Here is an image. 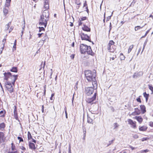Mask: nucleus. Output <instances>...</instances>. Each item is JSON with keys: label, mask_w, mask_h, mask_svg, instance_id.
<instances>
[{"label": "nucleus", "mask_w": 153, "mask_h": 153, "mask_svg": "<svg viewBox=\"0 0 153 153\" xmlns=\"http://www.w3.org/2000/svg\"><path fill=\"white\" fill-rule=\"evenodd\" d=\"M111 110L112 111L114 112V109L113 107L112 106H111L110 107Z\"/></svg>", "instance_id": "nucleus-55"}, {"label": "nucleus", "mask_w": 153, "mask_h": 153, "mask_svg": "<svg viewBox=\"0 0 153 153\" xmlns=\"http://www.w3.org/2000/svg\"><path fill=\"white\" fill-rule=\"evenodd\" d=\"M133 45H132L129 47L128 51V53H130V52L131 51V50H132V49L133 48Z\"/></svg>", "instance_id": "nucleus-33"}, {"label": "nucleus", "mask_w": 153, "mask_h": 153, "mask_svg": "<svg viewBox=\"0 0 153 153\" xmlns=\"http://www.w3.org/2000/svg\"><path fill=\"white\" fill-rule=\"evenodd\" d=\"M65 117L66 118H68V115H67V112L66 110H65Z\"/></svg>", "instance_id": "nucleus-56"}, {"label": "nucleus", "mask_w": 153, "mask_h": 153, "mask_svg": "<svg viewBox=\"0 0 153 153\" xmlns=\"http://www.w3.org/2000/svg\"><path fill=\"white\" fill-rule=\"evenodd\" d=\"M20 149H21L22 150H23L24 151H25L26 150V148L24 146H22L19 147Z\"/></svg>", "instance_id": "nucleus-43"}, {"label": "nucleus", "mask_w": 153, "mask_h": 153, "mask_svg": "<svg viewBox=\"0 0 153 153\" xmlns=\"http://www.w3.org/2000/svg\"><path fill=\"white\" fill-rule=\"evenodd\" d=\"M147 127L145 126H141L139 128V130L140 131H145L147 129Z\"/></svg>", "instance_id": "nucleus-24"}, {"label": "nucleus", "mask_w": 153, "mask_h": 153, "mask_svg": "<svg viewBox=\"0 0 153 153\" xmlns=\"http://www.w3.org/2000/svg\"><path fill=\"white\" fill-rule=\"evenodd\" d=\"M135 111L132 113V114H133L134 113H135L136 115H139L140 113V111L137 108H134Z\"/></svg>", "instance_id": "nucleus-23"}, {"label": "nucleus", "mask_w": 153, "mask_h": 153, "mask_svg": "<svg viewBox=\"0 0 153 153\" xmlns=\"http://www.w3.org/2000/svg\"><path fill=\"white\" fill-rule=\"evenodd\" d=\"M29 148L35 150L36 149L35 145L34 143L30 142L29 144Z\"/></svg>", "instance_id": "nucleus-18"}, {"label": "nucleus", "mask_w": 153, "mask_h": 153, "mask_svg": "<svg viewBox=\"0 0 153 153\" xmlns=\"http://www.w3.org/2000/svg\"><path fill=\"white\" fill-rule=\"evenodd\" d=\"M11 1V0H6L5 6L3 8V12L5 16H6L8 13V10Z\"/></svg>", "instance_id": "nucleus-2"}, {"label": "nucleus", "mask_w": 153, "mask_h": 153, "mask_svg": "<svg viewBox=\"0 0 153 153\" xmlns=\"http://www.w3.org/2000/svg\"><path fill=\"white\" fill-rule=\"evenodd\" d=\"M150 30V29H149V30H148L145 33V36H146L147 35V34L149 33Z\"/></svg>", "instance_id": "nucleus-63"}, {"label": "nucleus", "mask_w": 153, "mask_h": 153, "mask_svg": "<svg viewBox=\"0 0 153 153\" xmlns=\"http://www.w3.org/2000/svg\"><path fill=\"white\" fill-rule=\"evenodd\" d=\"M11 149L12 151H14L16 149L15 146L13 143H11Z\"/></svg>", "instance_id": "nucleus-38"}, {"label": "nucleus", "mask_w": 153, "mask_h": 153, "mask_svg": "<svg viewBox=\"0 0 153 153\" xmlns=\"http://www.w3.org/2000/svg\"><path fill=\"white\" fill-rule=\"evenodd\" d=\"M86 52L88 54L92 56H93L94 54V53L93 52L91 47L90 46H88Z\"/></svg>", "instance_id": "nucleus-13"}, {"label": "nucleus", "mask_w": 153, "mask_h": 153, "mask_svg": "<svg viewBox=\"0 0 153 153\" xmlns=\"http://www.w3.org/2000/svg\"><path fill=\"white\" fill-rule=\"evenodd\" d=\"M143 95L144 97L145 98L149 97V94H146V92H144L143 93Z\"/></svg>", "instance_id": "nucleus-39"}, {"label": "nucleus", "mask_w": 153, "mask_h": 153, "mask_svg": "<svg viewBox=\"0 0 153 153\" xmlns=\"http://www.w3.org/2000/svg\"><path fill=\"white\" fill-rule=\"evenodd\" d=\"M17 139L18 140H19V142H23V140L22 138L21 137H17Z\"/></svg>", "instance_id": "nucleus-41"}, {"label": "nucleus", "mask_w": 153, "mask_h": 153, "mask_svg": "<svg viewBox=\"0 0 153 153\" xmlns=\"http://www.w3.org/2000/svg\"><path fill=\"white\" fill-rule=\"evenodd\" d=\"M87 122L88 123H93V120L88 116Z\"/></svg>", "instance_id": "nucleus-30"}, {"label": "nucleus", "mask_w": 153, "mask_h": 153, "mask_svg": "<svg viewBox=\"0 0 153 153\" xmlns=\"http://www.w3.org/2000/svg\"><path fill=\"white\" fill-rule=\"evenodd\" d=\"M18 75H13V81L11 82V83L14 85L15 84V82L17 79Z\"/></svg>", "instance_id": "nucleus-21"}, {"label": "nucleus", "mask_w": 153, "mask_h": 153, "mask_svg": "<svg viewBox=\"0 0 153 153\" xmlns=\"http://www.w3.org/2000/svg\"><path fill=\"white\" fill-rule=\"evenodd\" d=\"M137 102H139L140 103H141V100H140V97L138 98L137 99Z\"/></svg>", "instance_id": "nucleus-54"}, {"label": "nucleus", "mask_w": 153, "mask_h": 153, "mask_svg": "<svg viewBox=\"0 0 153 153\" xmlns=\"http://www.w3.org/2000/svg\"><path fill=\"white\" fill-rule=\"evenodd\" d=\"M114 42L113 40L109 41L107 46V49L111 52H114L115 49V47L114 45Z\"/></svg>", "instance_id": "nucleus-3"}, {"label": "nucleus", "mask_w": 153, "mask_h": 153, "mask_svg": "<svg viewBox=\"0 0 153 153\" xmlns=\"http://www.w3.org/2000/svg\"><path fill=\"white\" fill-rule=\"evenodd\" d=\"M16 40H15V41L14 43V45L13 46V51L14 50H16Z\"/></svg>", "instance_id": "nucleus-36"}, {"label": "nucleus", "mask_w": 153, "mask_h": 153, "mask_svg": "<svg viewBox=\"0 0 153 153\" xmlns=\"http://www.w3.org/2000/svg\"><path fill=\"white\" fill-rule=\"evenodd\" d=\"M5 127V125L4 123L0 124V129H4Z\"/></svg>", "instance_id": "nucleus-31"}, {"label": "nucleus", "mask_w": 153, "mask_h": 153, "mask_svg": "<svg viewBox=\"0 0 153 153\" xmlns=\"http://www.w3.org/2000/svg\"><path fill=\"white\" fill-rule=\"evenodd\" d=\"M141 47H140L139 50H138V53H137V55H138V54H139V53L140 52V51H141Z\"/></svg>", "instance_id": "nucleus-59"}, {"label": "nucleus", "mask_w": 153, "mask_h": 153, "mask_svg": "<svg viewBox=\"0 0 153 153\" xmlns=\"http://www.w3.org/2000/svg\"><path fill=\"white\" fill-rule=\"evenodd\" d=\"M97 92H95L94 96L92 97L91 98H88L87 100V102L89 103H91L95 100L97 95Z\"/></svg>", "instance_id": "nucleus-9"}, {"label": "nucleus", "mask_w": 153, "mask_h": 153, "mask_svg": "<svg viewBox=\"0 0 153 153\" xmlns=\"http://www.w3.org/2000/svg\"><path fill=\"white\" fill-rule=\"evenodd\" d=\"M85 77L88 81L92 82L93 86L97 88V83L96 80V74L95 73L92 72L91 71L86 70L85 71Z\"/></svg>", "instance_id": "nucleus-1"}, {"label": "nucleus", "mask_w": 153, "mask_h": 153, "mask_svg": "<svg viewBox=\"0 0 153 153\" xmlns=\"http://www.w3.org/2000/svg\"><path fill=\"white\" fill-rule=\"evenodd\" d=\"M142 75L143 73L141 72H136L134 74L133 76V77L134 78H137L142 76Z\"/></svg>", "instance_id": "nucleus-15"}, {"label": "nucleus", "mask_w": 153, "mask_h": 153, "mask_svg": "<svg viewBox=\"0 0 153 153\" xmlns=\"http://www.w3.org/2000/svg\"><path fill=\"white\" fill-rule=\"evenodd\" d=\"M82 129H83V134H86V131L85 128V127H83Z\"/></svg>", "instance_id": "nucleus-49"}, {"label": "nucleus", "mask_w": 153, "mask_h": 153, "mask_svg": "<svg viewBox=\"0 0 153 153\" xmlns=\"http://www.w3.org/2000/svg\"><path fill=\"white\" fill-rule=\"evenodd\" d=\"M4 85L6 89L10 93H11L13 91V88L12 87L11 82L9 81L5 82H4Z\"/></svg>", "instance_id": "nucleus-4"}, {"label": "nucleus", "mask_w": 153, "mask_h": 153, "mask_svg": "<svg viewBox=\"0 0 153 153\" xmlns=\"http://www.w3.org/2000/svg\"><path fill=\"white\" fill-rule=\"evenodd\" d=\"M39 32H41L42 30L44 31L45 30V29L43 27H39Z\"/></svg>", "instance_id": "nucleus-42"}, {"label": "nucleus", "mask_w": 153, "mask_h": 153, "mask_svg": "<svg viewBox=\"0 0 153 153\" xmlns=\"http://www.w3.org/2000/svg\"><path fill=\"white\" fill-rule=\"evenodd\" d=\"M147 42H148V40L147 39H146L145 40V42L144 43L143 46V48L142 50V51H141V53H142V52L144 50V49L145 48V46H146V44H147Z\"/></svg>", "instance_id": "nucleus-32"}, {"label": "nucleus", "mask_w": 153, "mask_h": 153, "mask_svg": "<svg viewBox=\"0 0 153 153\" xmlns=\"http://www.w3.org/2000/svg\"><path fill=\"white\" fill-rule=\"evenodd\" d=\"M140 107L141 110L142 114H144L146 111L145 106L144 105H141L140 106Z\"/></svg>", "instance_id": "nucleus-19"}, {"label": "nucleus", "mask_w": 153, "mask_h": 153, "mask_svg": "<svg viewBox=\"0 0 153 153\" xmlns=\"http://www.w3.org/2000/svg\"><path fill=\"white\" fill-rule=\"evenodd\" d=\"M69 23L70 24L69 25H70V26L72 27L73 26V24L72 22H70Z\"/></svg>", "instance_id": "nucleus-64"}, {"label": "nucleus", "mask_w": 153, "mask_h": 153, "mask_svg": "<svg viewBox=\"0 0 153 153\" xmlns=\"http://www.w3.org/2000/svg\"><path fill=\"white\" fill-rule=\"evenodd\" d=\"M80 36L82 40H85L89 42H91L90 37L87 34L82 33H81Z\"/></svg>", "instance_id": "nucleus-6"}, {"label": "nucleus", "mask_w": 153, "mask_h": 153, "mask_svg": "<svg viewBox=\"0 0 153 153\" xmlns=\"http://www.w3.org/2000/svg\"><path fill=\"white\" fill-rule=\"evenodd\" d=\"M149 152V150L148 149H146L145 150H143L141 151L142 153L144 152Z\"/></svg>", "instance_id": "nucleus-46"}, {"label": "nucleus", "mask_w": 153, "mask_h": 153, "mask_svg": "<svg viewBox=\"0 0 153 153\" xmlns=\"http://www.w3.org/2000/svg\"><path fill=\"white\" fill-rule=\"evenodd\" d=\"M129 148H131L132 150H133L135 149V148L131 146H129Z\"/></svg>", "instance_id": "nucleus-58"}, {"label": "nucleus", "mask_w": 153, "mask_h": 153, "mask_svg": "<svg viewBox=\"0 0 153 153\" xmlns=\"http://www.w3.org/2000/svg\"><path fill=\"white\" fill-rule=\"evenodd\" d=\"M146 24H145L144 25H143L142 27H141L139 26H136L135 27V28H134L135 31H137V30H138L142 28L145 25H146Z\"/></svg>", "instance_id": "nucleus-29"}, {"label": "nucleus", "mask_w": 153, "mask_h": 153, "mask_svg": "<svg viewBox=\"0 0 153 153\" xmlns=\"http://www.w3.org/2000/svg\"><path fill=\"white\" fill-rule=\"evenodd\" d=\"M97 88L96 87L94 88V87H86L85 88V93L87 95H90L93 93L94 89Z\"/></svg>", "instance_id": "nucleus-5"}, {"label": "nucleus", "mask_w": 153, "mask_h": 153, "mask_svg": "<svg viewBox=\"0 0 153 153\" xmlns=\"http://www.w3.org/2000/svg\"><path fill=\"white\" fill-rule=\"evenodd\" d=\"M27 137L28 140L32 138V136L29 131H28L27 134Z\"/></svg>", "instance_id": "nucleus-35"}, {"label": "nucleus", "mask_w": 153, "mask_h": 153, "mask_svg": "<svg viewBox=\"0 0 153 153\" xmlns=\"http://www.w3.org/2000/svg\"><path fill=\"white\" fill-rule=\"evenodd\" d=\"M44 7L45 9V10H47L49 9V6L48 0H45Z\"/></svg>", "instance_id": "nucleus-16"}, {"label": "nucleus", "mask_w": 153, "mask_h": 153, "mask_svg": "<svg viewBox=\"0 0 153 153\" xmlns=\"http://www.w3.org/2000/svg\"><path fill=\"white\" fill-rule=\"evenodd\" d=\"M10 71L12 72L17 73L18 72L17 68L16 67H13L10 70Z\"/></svg>", "instance_id": "nucleus-27"}, {"label": "nucleus", "mask_w": 153, "mask_h": 153, "mask_svg": "<svg viewBox=\"0 0 153 153\" xmlns=\"http://www.w3.org/2000/svg\"><path fill=\"white\" fill-rule=\"evenodd\" d=\"M47 20H45L44 21L43 20H42V21L41 22H39V25L41 26L44 25L45 27H46L47 24Z\"/></svg>", "instance_id": "nucleus-17"}, {"label": "nucleus", "mask_w": 153, "mask_h": 153, "mask_svg": "<svg viewBox=\"0 0 153 153\" xmlns=\"http://www.w3.org/2000/svg\"><path fill=\"white\" fill-rule=\"evenodd\" d=\"M112 15V13L111 12H107L106 13H104V14L102 13V15L103 17L102 18L101 17V18H103V19H105V16H106V18L107 19H110Z\"/></svg>", "instance_id": "nucleus-8"}, {"label": "nucleus", "mask_w": 153, "mask_h": 153, "mask_svg": "<svg viewBox=\"0 0 153 153\" xmlns=\"http://www.w3.org/2000/svg\"><path fill=\"white\" fill-rule=\"evenodd\" d=\"M49 13L47 11H44L41 16V19H47L49 18Z\"/></svg>", "instance_id": "nucleus-11"}, {"label": "nucleus", "mask_w": 153, "mask_h": 153, "mask_svg": "<svg viewBox=\"0 0 153 153\" xmlns=\"http://www.w3.org/2000/svg\"><path fill=\"white\" fill-rule=\"evenodd\" d=\"M0 86L1 88L2 91H3V92H4V90L2 86V85L1 84L0 82Z\"/></svg>", "instance_id": "nucleus-57"}, {"label": "nucleus", "mask_w": 153, "mask_h": 153, "mask_svg": "<svg viewBox=\"0 0 153 153\" xmlns=\"http://www.w3.org/2000/svg\"><path fill=\"white\" fill-rule=\"evenodd\" d=\"M82 29L85 31L90 32L91 31V29L87 26L84 25L83 27H82Z\"/></svg>", "instance_id": "nucleus-20"}, {"label": "nucleus", "mask_w": 153, "mask_h": 153, "mask_svg": "<svg viewBox=\"0 0 153 153\" xmlns=\"http://www.w3.org/2000/svg\"><path fill=\"white\" fill-rule=\"evenodd\" d=\"M74 56H75L74 54H72L71 55L70 57L71 59H73L74 58Z\"/></svg>", "instance_id": "nucleus-50"}, {"label": "nucleus", "mask_w": 153, "mask_h": 153, "mask_svg": "<svg viewBox=\"0 0 153 153\" xmlns=\"http://www.w3.org/2000/svg\"><path fill=\"white\" fill-rule=\"evenodd\" d=\"M135 119H136L140 123H141L143 120V118L140 116H136Z\"/></svg>", "instance_id": "nucleus-22"}, {"label": "nucleus", "mask_w": 153, "mask_h": 153, "mask_svg": "<svg viewBox=\"0 0 153 153\" xmlns=\"http://www.w3.org/2000/svg\"><path fill=\"white\" fill-rule=\"evenodd\" d=\"M47 36L46 34L45 36H44L43 38L40 40V42H41L42 43V45H43L44 43V42L45 41V40L47 38Z\"/></svg>", "instance_id": "nucleus-28"}, {"label": "nucleus", "mask_w": 153, "mask_h": 153, "mask_svg": "<svg viewBox=\"0 0 153 153\" xmlns=\"http://www.w3.org/2000/svg\"><path fill=\"white\" fill-rule=\"evenodd\" d=\"M5 111L3 109L1 111H0V117H4L5 116Z\"/></svg>", "instance_id": "nucleus-26"}, {"label": "nucleus", "mask_w": 153, "mask_h": 153, "mask_svg": "<svg viewBox=\"0 0 153 153\" xmlns=\"http://www.w3.org/2000/svg\"><path fill=\"white\" fill-rule=\"evenodd\" d=\"M75 3L78 5H80L81 4L80 0H76Z\"/></svg>", "instance_id": "nucleus-40"}, {"label": "nucleus", "mask_w": 153, "mask_h": 153, "mask_svg": "<svg viewBox=\"0 0 153 153\" xmlns=\"http://www.w3.org/2000/svg\"><path fill=\"white\" fill-rule=\"evenodd\" d=\"M43 33H38V37L39 38H40L42 35L43 34Z\"/></svg>", "instance_id": "nucleus-60"}, {"label": "nucleus", "mask_w": 153, "mask_h": 153, "mask_svg": "<svg viewBox=\"0 0 153 153\" xmlns=\"http://www.w3.org/2000/svg\"><path fill=\"white\" fill-rule=\"evenodd\" d=\"M128 124L131 125L132 127L134 128H136V126L135 122H134L132 120L130 119H128Z\"/></svg>", "instance_id": "nucleus-14"}, {"label": "nucleus", "mask_w": 153, "mask_h": 153, "mask_svg": "<svg viewBox=\"0 0 153 153\" xmlns=\"http://www.w3.org/2000/svg\"><path fill=\"white\" fill-rule=\"evenodd\" d=\"M87 45L82 44H81L80 46V50L81 53L82 54H85V53L87 50V48H88Z\"/></svg>", "instance_id": "nucleus-7"}, {"label": "nucleus", "mask_w": 153, "mask_h": 153, "mask_svg": "<svg viewBox=\"0 0 153 153\" xmlns=\"http://www.w3.org/2000/svg\"><path fill=\"white\" fill-rule=\"evenodd\" d=\"M125 22V21H122L120 22V26H122L123 24Z\"/></svg>", "instance_id": "nucleus-51"}, {"label": "nucleus", "mask_w": 153, "mask_h": 153, "mask_svg": "<svg viewBox=\"0 0 153 153\" xmlns=\"http://www.w3.org/2000/svg\"><path fill=\"white\" fill-rule=\"evenodd\" d=\"M14 109L13 111V113L15 118L17 120H18L19 122H20L19 120V117L18 116V114L17 113V107L16 106H14Z\"/></svg>", "instance_id": "nucleus-12"}, {"label": "nucleus", "mask_w": 153, "mask_h": 153, "mask_svg": "<svg viewBox=\"0 0 153 153\" xmlns=\"http://www.w3.org/2000/svg\"><path fill=\"white\" fill-rule=\"evenodd\" d=\"M133 137L135 139H137L138 138V136L137 134H136L133 135Z\"/></svg>", "instance_id": "nucleus-45"}, {"label": "nucleus", "mask_w": 153, "mask_h": 153, "mask_svg": "<svg viewBox=\"0 0 153 153\" xmlns=\"http://www.w3.org/2000/svg\"><path fill=\"white\" fill-rule=\"evenodd\" d=\"M115 139H114L113 140L109 141L108 142V143L107 144V147L108 146L110 145H111L113 143V142L115 140Z\"/></svg>", "instance_id": "nucleus-34"}, {"label": "nucleus", "mask_w": 153, "mask_h": 153, "mask_svg": "<svg viewBox=\"0 0 153 153\" xmlns=\"http://www.w3.org/2000/svg\"><path fill=\"white\" fill-rule=\"evenodd\" d=\"M68 153H71V147L69 146L68 147Z\"/></svg>", "instance_id": "nucleus-52"}, {"label": "nucleus", "mask_w": 153, "mask_h": 153, "mask_svg": "<svg viewBox=\"0 0 153 153\" xmlns=\"http://www.w3.org/2000/svg\"><path fill=\"white\" fill-rule=\"evenodd\" d=\"M54 94H52L51 95V97L50 98V99L51 100H53V97L54 96Z\"/></svg>", "instance_id": "nucleus-61"}, {"label": "nucleus", "mask_w": 153, "mask_h": 153, "mask_svg": "<svg viewBox=\"0 0 153 153\" xmlns=\"http://www.w3.org/2000/svg\"><path fill=\"white\" fill-rule=\"evenodd\" d=\"M10 26L8 25H6L5 26V30H8Z\"/></svg>", "instance_id": "nucleus-48"}, {"label": "nucleus", "mask_w": 153, "mask_h": 153, "mask_svg": "<svg viewBox=\"0 0 153 153\" xmlns=\"http://www.w3.org/2000/svg\"><path fill=\"white\" fill-rule=\"evenodd\" d=\"M87 1H85L83 4V7H85L86 11L88 13L89 10L88 8Z\"/></svg>", "instance_id": "nucleus-25"}, {"label": "nucleus", "mask_w": 153, "mask_h": 153, "mask_svg": "<svg viewBox=\"0 0 153 153\" xmlns=\"http://www.w3.org/2000/svg\"><path fill=\"white\" fill-rule=\"evenodd\" d=\"M149 138L147 137H144L142 139V141H146Z\"/></svg>", "instance_id": "nucleus-44"}, {"label": "nucleus", "mask_w": 153, "mask_h": 153, "mask_svg": "<svg viewBox=\"0 0 153 153\" xmlns=\"http://www.w3.org/2000/svg\"><path fill=\"white\" fill-rule=\"evenodd\" d=\"M7 153H18V152L16 150V151H14V152H8Z\"/></svg>", "instance_id": "nucleus-53"}, {"label": "nucleus", "mask_w": 153, "mask_h": 153, "mask_svg": "<svg viewBox=\"0 0 153 153\" xmlns=\"http://www.w3.org/2000/svg\"><path fill=\"white\" fill-rule=\"evenodd\" d=\"M149 125L151 127H153V122H150V123Z\"/></svg>", "instance_id": "nucleus-62"}, {"label": "nucleus", "mask_w": 153, "mask_h": 153, "mask_svg": "<svg viewBox=\"0 0 153 153\" xmlns=\"http://www.w3.org/2000/svg\"><path fill=\"white\" fill-rule=\"evenodd\" d=\"M4 79L7 81L8 78L11 77L12 79L13 78V75L11 74V73L10 72H5L4 74Z\"/></svg>", "instance_id": "nucleus-10"}, {"label": "nucleus", "mask_w": 153, "mask_h": 153, "mask_svg": "<svg viewBox=\"0 0 153 153\" xmlns=\"http://www.w3.org/2000/svg\"><path fill=\"white\" fill-rule=\"evenodd\" d=\"M23 24H24V25L22 27V30H24V29L25 27V20H24L23 21Z\"/></svg>", "instance_id": "nucleus-47"}, {"label": "nucleus", "mask_w": 153, "mask_h": 153, "mask_svg": "<svg viewBox=\"0 0 153 153\" xmlns=\"http://www.w3.org/2000/svg\"><path fill=\"white\" fill-rule=\"evenodd\" d=\"M149 89L152 91V94H153V87L152 85H149Z\"/></svg>", "instance_id": "nucleus-37"}]
</instances>
